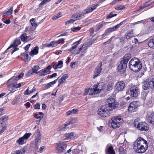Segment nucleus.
I'll use <instances>...</instances> for the list:
<instances>
[{"label": "nucleus", "mask_w": 154, "mask_h": 154, "mask_svg": "<svg viewBox=\"0 0 154 154\" xmlns=\"http://www.w3.org/2000/svg\"><path fill=\"white\" fill-rule=\"evenodd\" d=\"M57 75V74L56 73H54L51 75H49V77L50 78H52L54 77H56Z\"/></svg>", "instance_id": "64"}, {"label": "nucleus", "mask_w": 154, "mask_h": 154, "mask_svg": "<svg viewBox=\"0 0 154 154\" xmlns=\"http://www.w3.org/2000/svg\"><path fill=\"white\" fill-rule=\"evenodd\" d=\"M147 120L150 124L154 125V113H149L147 115Z\"/></svg>", "instance_id": "18"}, {"label": "nucleus", "mask_w": 154, "mask_h": 154, "mask_svg": "<svg viewBox=\"0 0 154 154\" xmlns=\"http://www.w3.org/2000/svg\"><path fill=\"white\" fill-rule=\"evenodd\" d=\"M68 77V74H64L61 77V78H62V79L65 82L66 79Z\"/></svg>", "instance_id": "56"}, {"label": "nucleus", "mask_w": 154, "mask_h": 154, "mask_svg": "<svg viewBox=\"0 0 154 154\" xmlns=\"http://www.w3.org/2000/svg\"><path fill=\"white\" fill-rule=\"evenodd\" d=\"M150 5V4L149 3V2H146L143 5L141 6L140 7V9L139 10H141L144 8H146V7H147L148 6Z\"/></svg>", "instance_id": "42"}, {"label": "nucleus", "mask_w": 154, "mask_h": 154, "mask_svg": "<svg viewBox=\"0 0 154 154\" xmlns=\"http://www.w3.org/2000/svg\"><path fill=\"white\" fill-rule=\"evenodd\" d=\"M148 145L147 142L144 139L139 137L133 143V149L137 153L144 152L148 149Z\"/></svg>", "instance_id": "1"}, {"label": "nucleus", "mask_w": 154, "mask_h": 154, "mask_svg": "<svg viewBox=\"0 0 154 154\" xmlns=\"http://www.w3.org/2000/svg\"><path fill=\"white\" fill-rule=\"evenodd\" d=\"M28 37L26 36V34L25 33L23 34L20 36L21 40L23 42L25 41L28 38Z\"/></svg>", "instance_id": "41"}, {"label": "nucleus", "mask_w": 154, "mask_h": 154, "mask_svg": "<svg viewBox=\"0 0 154 154\" xmlns=\"http://www.w3.org/2000/svg\"><path fill=\"white\" fill-rule=\"evenodd\" d=\"M57 80V79H56L51 82L44 85L43 86V89L44 90H46L49 88L50 87H52L54 84L56 83Z\"/></svg>", "instance_id": "19"}, {"label": "nucleus", "mask_w": 154, "mask_h": 154, "mask_svg": "<svg viewBox=\"0 0 154 154\" xmlns=\"http://www.w3.org/2000/svg\"><path fill=\"white\" fill-rule=\"evenodd\" d=\"M29 22L30 23L31 25L32 26H34L35 28L37 26V25L36 23V22L35 20L34 19L32 18V19H30V20Z\"/></svg>", "instance_id": "37"}, {"label": "nucleus", "mask_w": 154, "mask_h": 154, "mask_svg": "<svg viewBox=\"0 0 154 154\" xmlns=\"http://www.w3.org/2000/svg\"><path fill=\"white\" fill-rule=\"evenodd\" d=\"M21 86V84L20 83H19L18 84H11L9 85L8 87V89L11 92H13L14 91H12L13 90L12 89V88H20Z\"/></svg>", "instance_id": "21"}, {"label": "nucleus", "mask_w": 154, "mask_h": 154, "mask_svg": "<svg viewBox=\"0 0 154 154\" xmlns=\"http://www.w3.org/2000/svg\"><path fill=\"white\" fill-rule=\"evenodd\" d=\"M24 75V74L23 73H21L19 75H18L16 77H15L14 76H13L11 78V79H15L16 80H17L20 79L23 77Z\"/></svg>", "instance_id": "40"}, {"label": "nucleus", "mask_w": 154, "mask_h": 154, "mask_svg": "<svg viewBox=\"0 0 154 154\" xmlns=\"http://www.w3.org/2000/svg\"><path fill=\"white\" fill-rule=\"evenodd\" d=\"M125 88V83L122 81L118 82L115 86L116 90L118 92L122 91Z\"/></svg>", "instance_id": "10"}, {"label": "nucleus", "mask_w": 154, "mask_h": 154, "mask_svg": "<svg viewBox=\"0 0 154 154\" xmlns=\"http://www.w3.org/2000/svg\"><path fill=\"white\" fill-rule=\"evenodd\" d=\"M116 15L117 14H113L111 12L107 15L106 18H111L114 16H116Z\"/></svg>", "instance_id": "48"}, {"label": "nucleus", "mask_w": 154, "mask_h": 154, "mask_svg": "<svg viewBox=\"0 0 154 154\" xmlns=\"http://www.w3.org/2000/svg\"><path fill=\"white\" fill-rule=\"evenodd\" d=\"M83 46V45L81 46H80V48L78 49H75L73 51H71L72 53L75 54H79L80 51L82 50Z\"/></svg>", "instance_id": "34"}, {"label": "nucleus", "mask_w": 154, "mask_h": 154, "mask_svg": "<svg viewBox=\"0 0 154 154\" xmlns=\"http://www.w3.org/2000/svg\"><path fill=\"white\" fill-rule=\"evenodd\" d=\"M36 91V89L35 88H33L32 89L30 90L29 91L28 89H27L25 91L24 93L25 94L28 95L31 93H32L34 91Z\"/></svg>", "instance_id": "33"}, {"label": "nucleus", "mask_w": 154, "mask_h": 154, "mask_svg": "<svg viewBox=\"0 0 154 154\" xmlns=\"http://www.w3.org/2000/svg\"><path fill=\"white\" fill-rule=\"evenodd\" d=\"M51 0H44L42 2L38 5V7H41L43 5L46 4L48 2H49Z\"/></svg>", "instance_id": "47"}, {"label": "nucleus", "mask_w": 154, "mask_h": 154, "mask_svg": "<svg viewBox=\"0 0 154 154\" xmlns=\"http://www.w3.org/2000/svg\"><path fill=\"white\" fill-rule=\"evenodd\" d=\"M6 129L7 127L6 126H5L3 127L2 129H0V134L5 131L6 130Z\"/></svg>", "instance_id": "58"}, {"label": "nucleus", "mask_w": 154, "mask_h": 154, "mask_svg": "<svg viewBox=\"0 0 154 154\" xmlns=\"http://www.w3.org/2000/svg\"><path fill=\"white\" fill-rule=\"evenodd\" d=\"M66 144L64 143H60L57 144V149L59 151L62 152L66 148Z\"/></svg>", "instance_id": "17"}, {"label": "nucleus", "mask_w": 154, "mask_h": 154, "mask_svg": "<svg viewBox=\"0 0 154 154\" xmlns=\"http://www.w3.org/2000/svg\"><path fill=\"white\" fill-rule=\"evenodd\" d=\"M131 57V55L130 54H126L124 57L123 60L122 61L123 63L127 64L128 61Z\"/></svg>", "instance_id": "27"}, {"label": "nucleus", "mask_w": 154, "mask_h": 154, "mask_svg": "<svg viewBox=\"0 0 154 154\" xmlns=\"http://www.w3.org/2000/svg\"><path fill=\"white\" fill-rule=\"evenodd\" d=\"M40 69L38 65L34 66L32 69V72L33 73L38 74V72H37V70Z\"/></svg>", "instance_id": "39"}, {"label": "nucleus", "mask_w": 154, "mask_h": 154, "mask_svg": "<svg viewBox=\"0 0 154 154\" xmlns=\"http://www.w3.org/2000/svg\"><path fill=\"white\" fill-rule=\"evenodd\" d=\"M74 120H71L69 122H68L67 123L65 124L64 125V128H68L69 127H68L69 125H71L73 123H74Z\"/></svg>", "instance_id": "38"}, {"label": "nucleus", "mask_w": 154, "mask_h": 154, "mask_svg": "<svg viewBox=\"0 0 154 154\" xmlns=\"http://www.w3.org/2000/svg\"><path fill=\"white\" fill-rule=\"evenodd\" d=\"M130 92L131 97H136L140 94L139 89L136 86H132L130 88Z\"/></svg>", "instance_id": "8"}, {"label": "nucleus", "mask_w": 154, "mask_h": 154, "mask_svg": "<svg viewBox=\"0 0 154 154\" xmlns=\"http://www.w3.org/2000/svg\"><path fill=\"white\" fill-rule=\"evenodd\" d=\"M129 64L130 69L135 72L139 71L142 68L141 63L140 60L136 58L131 59Z\"/></svg>", "instance_id": "2"}, {"label": "nucleus", "mask_w": 154, "mask_h": 154, "mask_svg": "<svg viewBox=\"0 0 154 154\" xmlns=\"http://www.w3.org/2000/svg\"><path fill=\"white\" fill-rule=\"evenodd\" d=\"M82 48H83V50L82 51V56L83 55L86 53V51L88 48V47L87 46H84Z\"/></svg>", "instance_id": "52"}, {"label": "nucleus", "mask_w": 154, "mask_h": 154, "mask_svg": "<svg viewBox=\"0 0 154 154\" xmlns=\"http://www.w3.org/2000/svg\"><path fill=\"white\" fill-rule=\"evenodd\" d=\"M106 154H115L114 150L112 146H110L108 148L106 152Z\"/></svg>", "instance_id": "31"}, {"label": "nucleus", "mask_w": 154, "mask_h": 154, "mask_svg": "<svg viewBox=\"0 0 154 154\" xmlns=\"http://www.w3.org/2000/svg\"><path fill=\"white\" fill-rule=\"evenodd\" d=\"M112 88V83H109L107 86V91H109Z\"/></svg>", "instance_id": "51"}, {"label": "nucleus", "mask_w": 154, "mask_h": 154, "mask_svg": "<svg viewBox=\"0 0 154 154\" xmlns=\"http://www.w3.org/2000/svg\"><path fill=\"white\" fill-rule=\"evenodd\" d=\"M24 140L23 137H22L17 140V143L20 145H23L24 143Z\"/></svg>", "instance_id": "36"}, {"label": "nucleus", "mask_w": 154, "mask_h": 154, "mask_svg": "<svg viewBox=\"0 0 154 154\" xmlns=\"http://www.w3.org/2000/svg\"><path fill=\"white\" fill-rule=\"evenodd\" d=\"M102 65V63L100 62L94 72V75L93 77L94 78H95L96 77L98 76L100 73L101 71L102 70V68H101Z\"/></svg>", "instance_id": "15"}, {"label": "nucleus", "mask_w": 154, "mask_h": 154, "mask_svg": "<svg viewBox=\"0 0 154 154\" xmlns=\"http://www.w3.org/2000/svg\"><path fill=\"white\" fill-rule=\"evenodd\" d=\"M98 85H95L93 88H89L85 90L84 94L86 95L88 94L92 97H95V95L98 94L102 89V88H98Z\"/></svg>", "instance_id": "4"}, {"label": "nucleus", "mask_w": 154, "mask_h": 154, "mask_svg": "<svg viewBox=\"0 0 154 154\" xmlns=\"http://www.w3.org/2000/svg\"><path fill=\"white\" fill-rule=\"evenodd\" d=\"M38 46L35 47L34 48L31 50L29 53V54L31 56H33L37 54L38 53Z\"/></svg>", "instance_id": "26"}, {"label": "nucleus", "mask_w": 154, "mask_h": 154, "mask_svg": "<svg viewBox=\"0 0 154 154\" xmlns=\"http://www.w3.org/2000/svg\"><path fill=\"white\" fill-rule=\"evenodd\" d=\"M93 11V10L91 7L87 8L85 9L84 10L82 11L84 15L85 14H88Z\"/></svg>", "instance_id": "35"}, {"label": "nucleus", "mask_w": 154, "mask_h": 154, "mask_svg": "<svg viewBox=\"0 0 154 154\" xmlns=\"http://www.w3.org/2000/svg\"><path fill=\"white\" fill-rule=\"evenodd\" d=\"M75 137V134L73 132H71L66 134L65 138L64 139V140H69L73 139Z\"/></svg>", "instance_id": "23"}, {"label": "nucleus", "mask_w": 154, "mask_h": 154, "mask_svg": "<svg viewBox=\"0 0 154 154\" xmlns=\"http://www.w3.org/2000/svg\"><path fill=\"white\" fill-rule=\"evenodd\" d=\"M82 39V38H81L78 41L74 43L72 45V46L68 50V51H72L74 49L77 47L78 45L81 43V41Z\"/></svg>", "instance_id": "24"}, {"label": "nucleus", "mask_w": 154, "mask_h": 154, "mask_svg": "<svg viewBox=\"0 0 154 154\" xmlns=\"http://www.w3.org/2000/svg\"><path fill=\"white\" fill-rule=\"evenodd\" d=\"M33 73L32 72V71L31 70H29L27 73L26 75L28 76H30L32 74V73Z\"/></svg>", "instance_id": "62"}, {"label": "nucleus", "mask_w": 154, "mask_h": 154, "mask_svg": "<svg viewBox=\"0 0 154 154\" xmlns=\"http://www.w3.org/2000/svg\"><path fill=\"white\" fill-rule=\"evenodd\" d=\"M34 108L36 109H39L40 107V105L39 103H37L34 105Z\"/></svg>", "instance_id": "60"}, {"label": "nucleus", "mask_w": 154, "mask_h": 154, "mask_svg": "<svg viewBox=\"0 0 154 154\" xmlns=\"http://www.w3.org/2000/svg\"><path fill=\"white\" fill-rule=\"evenodd\" d=\"M105 24V22L103 21L99 23L97 25V30H98L101 29L103 26V25Z\"/></svg>", "instance_id": "46"}, {"label": "nucleus", "mask_w": 154, "mask_h": 154, "mask_svg": "<svg viewBox=\"0 0 154 154\" xmlns=\"http://www.w3.org/2000/svg\"><path fill=\"white\" fill-rule=\"evenodd\" d=\"M58 82L59 84L58 85V86H59L60 85L62 84L63 83L65 82V81L62 79V78H61L59 79L58 80Z\"/></svg>", "instance_id": "57"}, {"label": "nucleus", "mask_w": 154, "mask_h": 154, "mask_svg": "<svg viewBox=\"0 0 154 154\" xmlns=\"http://www.w3.org/2000/svg\"><path fill=\"white\" fill-rule=\"evenodd\" d=\"M13 10V7H11L8 10L5 12L3 13V16H6L11 15L12 13Z\"/></svg>", "instance_id": "29"}, {"label": "nucleus", "mask_w": 154, "mask_h": 154, "mask_svg": "<svg viewBox=\"0 0 154 154\" xmlns=\"http://www.w3.org/2000/svg\"><path fill=\"white\" fill-rule=\"evenodd\" d=\"M125 8V6L123 5H119L115 7V9L117 10H122Z\"/></svg>", "instance_id": "49"}, {"label": "nucleus", "mask_w": 154, "mask_h": 154, "mask_svg": "<svg viewBox=\"0 0 154 154\" xmlns=\"http://www.w3.org/2000/svg\"><path fill=\"white\" fill-rule=\"evenodd\" d=\"M126 66L127 64L121 61L118 66V71L124 73L126 68Z\"/></svg>", "instance_id": "16"}, {"label": "nucleus", "mask_w": 154, "mask_h": 154, "mask_svg": "<svg viewBox=\"0 0 154 154\" xmlns=\"http://www.w3.org/2000/svg\"><path fill=\"white\" fill-rule=\"evenodd\" d=\"M134 124L135 127L140 131H146L149 129L148 125L144 122L141 121L140 119H135Z\"/></svg>", "instance_id": "3"}, {"label": "nucleus", "mask_w": 154, "mask_h": 154, "mask_svg": "<svg viewBox=\"0 0 154 154\" xmlns=\"http://www.w3.org/2000/svg\"><path fill=\"white\" fill-rule=\"evenodd\" d=\"M150 88V82L149 81L144 82L143 83L142 88L144 90L148 89L149 87Z\"/></svg>", "instance_id": "25"}, {"label": "nucleus", "mask_w": 154, "mask_h": 154, "mask_svg": "<svg viewBox=\"0 0 154 154\" xmlns=\"http://www.w3.org/2000/svg\"><path fill=\"white\" fill-rule=\"evenodd\" d=\"M72 148L68 150L67 151V153H69V154H76V150L75 149L72 150Z\"/></svg>", "instance_id": "44"}, {"label": "nucleus", "mask_w": 154, "mask_h": 154, "mask_svg": "<svg viewBox=\"0 0 154 154\" xmlns=\"http://www.w3.org/2000/svg\"><path fill=\"white\" fill-rule=\"evenodd\" d=\"M81 28L79 26H78L77 27L72 28L71 29V30L72 31H75L79 30Z\"/></svg>", "instance_id": "54"}, {"label": "nucleus", "mask_w": 154, "mask_h": 154, "mask_svg": "<svg viewBox=\"0 0 154 154\" xmlns=\"http://www.w3.org/2000/svg\"><path fill=\"white\" fill-rule=\"evenodd\" d=\"M63 62L61 60L58 61L57 63H56L53 66V68L54 69L60 68L63 66Z\"/></svg>", "instance_id": "20"}, {"label": "nucleus", "mask_w": 154, "mask_h": 154, "mask_svg": "<svg viewBox=\"0 0 154 154\" xmlns=\"http://www.w3.org/2000/svg\"><path fill=\"white\" fill-rule=\"evenodd\" d=\"M62 16V14L60 13H58L56 15L54 16L52 18V19L54 20H56L58 18L61 17Z\"/></svg>", "instance_id": "45"}, {"label": "nucleus", "mask_w": 154, "mask_h": 154, "mask_svg": "<svg viewBox=\"0 0 154 154\" xmlns=\"http://www.w3.org/2000/svg\"><path fill=\"white\" fill-rule=\"evenodd\" d=\"M35 148H38V146L37 145L40 143L41 140V136L40 132L38 131H36L35 133Z\"/></svg>", "instance_id": "11"}, {"label": "nucleus", "mask_w": 154, "mask_h": 154, "mask_svg": "<svg viewBox=\"0 0 154 154\" xmlns=\"http://www.w3.org/2000/svg\"><path fill=\"white\" fill-rule=\"evenodd\" d=\"M74 22V21L72 19V18H71V19H70V20L65 22V25H68L69 24L72 23Z\"/></svg>", "instance_id": "55"}, {"label": "nucleus", "mask_w": 154, "mask_h": 154, "mask_svg": "<svg viewBox=\"0 0 154 154\" xmlns=\"http://www.w3.org/2000/svg\"><path fill=\"white\" fill-rule=\"evenodd\" d=\"M109 111H110L109 110V109L107 108L106 106L103 105L99 109L97 113L100 116L102 117H105L109 116Z\"/></svg>", "instance_id": "7"}, {"label": "nucleus", "mask_w": 154, "mask_h": 154, "mask_svg": "<svg viewBox=\"0 0 154 154\" xmlns=\"http://www.w3.org/2000/svg\"><path fill=\"white\" fill-rule=\"evenodd\" d=\"M58 44H59V42L58 41H53L51 42L50 43L47 44L46 45V47H54L56 46Z\"/></svg>", "instance_id": "30"}, {"label": "nucleus", "mask_w": 154, "mask_h": 154, "mask_svg": "<svg viewBox=\"0 0 154 154\" xmlns=\"http://www.w3.org/2000/svg\"><path fill=\"white\" fill-rule=\"evenodd\" d=\"M25 152V149L23 148L16 150L13 154H24Z\"/></svg>", "instance_id": "32"}, {"label": "nucleus", "mask_w": 154, "mask_h": 154, "mask_svg": "<svg viewBox=\"0 0 154 154\" xmlns=\"http://www.w3.org/2000/svg\"><path fill=\"white\" fill-rule=\"evenodd\" d=\"M75 62H72L71 63L70 66L72 68H75Z\"/></svg>", "instance_id": "63"}, {"label": "nucleus", "mask_w": 154, "mask_h": 154, "mask_svg": "<svg viewBox=\"0 0 154 154\" xmlns=\"http://www.w3.org/2000/svg\"><path fill=\"white\" fill-rule=\"evenodd\" d=\"M122 24V22H121L119 24L116 25L114 27L108 28L105 31V34H107L109 33H110L116 30Z\"/></svg>", "instance_id": "14"}, {"label": "nucleus", "mask_w": 154, "mask_h": 154, "mask_svg": "<svg viewBox=\"0 0 154 154\" xmlns=\"http://www.w3.org/2000/svg\"><path fill=\"white\" fill-rule=\"evenodd\" d=\"M51 68V66L49 65L44 69L38 72V74L40 76L45 75L49 73V71Z\"/></svg>", "instance_id": "12"}, {"label": "nucleus", "mask_w": 154, "mask_h": 154, "mask_svg": "<svg viewBox=\"0 0 154 154\" xmlns=\"http://www.w3.org/2000/svg\"><path fill=\"white\" fill-rule=\"evenodd\" d=\"M133 30H131L130 31L127 33L125 36L127 39H129L131 38L134 36L133 35Z\"/></svg>", "instance_id": "28"}, {"label": "nucleus", "mask_w": 154, "mask_h": 154, "mask_svg": "<svg viewBox=\"0 0 154 154\" xmlns=\"http://www.w3.org/2000/svg\"><path fill=\"white\" fill-rule=\"evenodd\" d=\"M84 14L82 12L76 13L72 15L71 18H72L74 21L80 20L84 17Z\"/></svg>", "instance_id": "13"}, {"label": "nucleus", "mask_w": 154, "mask_h": 154, "mask_svg": "<svg viewBox=\"0 0 154 154\" xmlns=\"http://www.w3.org/2000/svg\"><path fill=\"white\" fill-rule=\"evenodd\" d=\"M8 116H3L1 118H0V119L2 120L3 122H5L8 119Z\"/></svg>", "instance_id": "53"}, {"label": "nucleus", "mask_w": 154, "mask_h": 154, "mask_svg": "<svg viewBox=\"0 0 154 154\" xmlns=\"http://www.w3.org/2000/svg\"><path fill=\"white\" fill-rule=\"evenodd\" d=\"M117 103L116 100L112 98L106 99L105 106H107L110 111L115 109L117 106Z\"/></svg>", "instance_id": "5"}, {"label": "nucleus", "mask_w": 154, "mask_h": 154, "mask_svg": "<svg viewBox=\"0 0 154 154\" xmlns=\"http://www.w3.org/2000/svg\"><path fill=\"white\" fill-rule=\"evenodd\" d=\"M21 42L20 39H17L14 41V43L13 44L11 45L7 49L8 50L10 49L11 47H15L18 46L20 44Z\"/></svg>", "instance_id": "22"}, {"label": "nucleus", "mask_w": 154, "mask_h": 154, "mask_svg": "<svg viewBox=\"0 0 154 154\" xmlns=\"http://www.w3.org/2000/svg\"><path fill=\"white\" fill-rule=\"evenodd\" d=\"M138 101H134L131 103L128 107V111L130 112H134L139 106Z\"/></svg>", "instance_id": "9"}, {"label": "nucleus", "mask_w": 154, "mask_h": 154, "mask_svg": "<svg viewBox=\"0 0 154 154\" xmlns=\"http://www.w3.org/2000/svg\"><path fill=\"white\" fill-rule=\"evenodd\" d=\"M34 117L36 119H40V120L42 118V117L40 116H38V114L37 113H35L34 115Z\"/></svg>", "instance_id": "61"}, {"label": "nucleus", "mask_w": 154, "mask_h": 154, "mask_svg": "<svg viewBox=\"0 0 154 154\" xmlns=\"http://www.w3.org/2000/svg\"><path fill=\"white\" fill-rule=\"evenodd\" d=\"M150 84V88L152 89H154V78L152 79L151 81H149Z\"/></svg>", "instance_id": "50"}, {"label": "nucleus", "mask_w": 154, "mask_h": 154, "mask_svg": "<svg viewBox=\"0 0 154 154\" xmlns=\"http://www.w3.org/2000/svg\"><path fill=\"white\" fill-rule=\"evenodd\" d=\"M72 114H77L78 112V110L77 109H73L72 110H71Z\"/></svg>", "instance_id": "59"}, {"label": "nucleus", "mask_w": 154, "mask_h": 154, "mask_svg": "<svg viewBox=\"0 0 154 154\" xmlns=\"http://www.w3.org/2000/svg\"><path fill=\"white\" fill-rule=\"evenodd\" d=\"M123 120L120 116L114 117L112 118L111 121L112 127L115 128H118L122 123Z\"/></svg>", "instance_id": "6"}, {"label": "nucleus", "mask_w": 154, "mask_h": 154, "mask_svg": "<svg viewBox=\"0 0 154 154\" xmlns=\"http://www.w3.org/2000/svg\"><path fill=\"white\" fill-rule=\"evenodd\" d=\"M31 135L32 134L31 133H26L22 137L25 140H26L28 139Z\"/></svg>", "instance_id": "43"}]
</instances>
